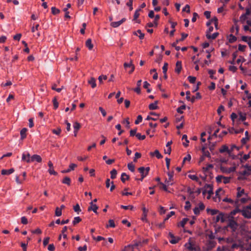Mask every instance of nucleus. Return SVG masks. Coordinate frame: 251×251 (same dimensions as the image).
Instances as JSON below:
<instances>
[{
    "instance_id": "f257e3e1",
    "label": "nucleus",
    "mask_w": 251,
    "mask_h": 251,
    "mask_svg": "<svg viewBox=\"0 0 251 251\" xmlns=\"http://www.w3.org/2000/svg\"><path fill=\"white\" fill-rule=\"evenodd\" d=\"M250 200V198L244 189L239 187L237 188L236 199L235 201V205L239 206L241 204L247 202Z\"/></svg>"
},
{
    "instance_id": "f03ea898",
    "label": "nucleus",
    "mask_w": 251,
    "mask_h": 251,
    "mask_svg": "<svg viewBox=\"0 0 251 251\" xmlns=\"http://www.w3.org/2000/svg\"><path fill=\"white\" fill-rule=\"evenodd\" d=\"M218 19L215 17H214L213 18L209 19L206 24V26L208 27V29L206 32V34L211 33V32L213 30V27L212 26H211V25H215V28L218 29Z\"/></svg>"
},
{
    "instance_id": "7ed1b4c3",
    "label": "nucleus",
    "mask_w": 251,
    "mask_h": 251,
    "mask_svg": "<svg viewBox=\"0 0 251 251\" xmlns=\"http://www.w3.org/2000/svg\"><path fill=\"white\" fill-rule=\"evenodd\" d=\"M185 247L189 251H200V248L197 246L195 241L191 238H190L188 241L184 245Z\"/></svg>"
},
{
    "instance_id": "20e7f679",
    "label": "nucleus",
    "mask_w": 251,
    "mask_h": 251,
    "mask_svg": "<svg viewBox=\"0 0 251 251\" xmlns=\"http://www.w3.org/2000/svg\"><path fill=\"white\" fill-rule=\"evenodd\" d=\"M239 22L243 25L245 31H251L250 28L251 26V21L248 19V17H240Z\"/></svg>"
},
{
    "instance_id": "39448f33",
    "label": "nucleus",
    "mask_w": 251,
    "mask_h": 251,
    "mask_svg": "<svg viewBox=\"0 0 251 251\" xmlns=\"http://www.w3.org/2000/svg\"><path fill=\"white\" fill-rule=\"evenodd\" d=\"M206 196L207 199H210L211 196L213 194V189L212 185L211 184H206L203 187L202 195L204 196Z\"/></svg>"
},
{
    "instance_id": "423d86ee",
    "label": "nucleus",
    "mask_w": 251,
    "mask_h": 251,
    "mask_svg": "<svg viewBox=\"0 0 251 251\" xmlns=\"http://www.w3.org/2000/svg\"><path fill=\"white\" fill-rule=\"evenodd\" d=\"M241 213L245 218L251 219V203L244 207L241 210Z\"/></svg>"
},
{
    "instance_id": "0eeeda50",
    "label": "nucleus",
    "mask_w": 251,
    "mask_h": 251,
    "mask_svg": "<svg viewBox=\"0 0 251 251\" xmlns=\"http://www.w3.org/2000/svg\"><path fill=\"white\" fill-rule=\"evenodd\" d=\"M126 20V19L124 18H122L120 20H118L116 22H113V18L112 17H110L109 21L111 22L110 25L113 27L116 28L119 27L121 25H122L124 22H125Z\"/></svg>"
},
{
    "instance_id": "6e6552de",
    "label": "nucleus",
    "mask_w": 251,
    "mask_h": 251,
    "mask_svg": "<svg viewBox=\"0 0 251 251\" xmlns=\"http://www.w3.org/2000/svg\"><path fill=\"white\" fill-rule=\"evenodd\" d=\"M236 170L235 166H232L230 167H227L224 165H221L220 167V170L223 173L226 174H229L234 172Z\"/></svg>"
},
{
    "instance_id": "1a4fd4ad",
    "label": "nucleus",
    "mask_w": 251,
    "mask_h": 251,
    "mask_svg": "<svg viewBox=\"0 0 251 251\" xmlns=\"http://www.w3.org/2000/svg\"><path fill=\"white\" fill-rule=\"evenodd\" d=\"M150 168L148 167L145 168L144 167H141L138 169L139 172L141 174L142 177H145L149 174Z\"/></svg>"
},
{
    "instance_id": "9d476101",
    "label": "nucleus",
    "mask_w": 251,
    "mask_h": 251,
    "mask_svg": "<svg viewBox=\"0 0 251 251\" xmlns=\"http://www.w3.org/2000/svg\"><path fill=\"white\" fill-rule=\"evenodd\" d=\"M187 36H188V34H186V33H181V38L180 39H179L176 40V41L175 42L173 43L172 44V46L175 47V49L176 50H179L180 48L179 47L176 46L177 44H178V41H183Z\"/></svg>"
},
{
    "instance_id": "9b49d317",
    "label": "nucleus",
    "mask_w": 251,
    "mask_h": 251,
    "mask_svg": "<svg viewBox=\"0 0 251 251\" xmlns=\"http://www.w3.org/2000/svg\"><path fill=\"white\" fill-rule=\"evenodd\" d=\"M205 208V206L204 204L202 202H200L199 203L198 206H196L194 209V213L196 215H198L200 214V211L201 210H203Z\"/></svg>"
},
{
    "instance_id": "f8f14e48",
    "label": "nucleus",
    "mask_w": 251,
    "mask_h": 251,
    "mask_svg": "<svg viewBox=\"0 0 251 251\" xmlns=\"http://www.w3.org/2000/svg\"><path fill=\"white\" fill-rule=\"evenodd\" d=\"M30 160H27V163H31L34 161H36L37 162H41L42 161V158L41 157L37 154H34L32 156H31Z\"/></svg>"
},
{
    "instance_id": "ddd939ff",
    "label": "nucleus",
    "mask_w": 251,
    "mask_h": 251,
    "mask_svg": "<svg viewBox=\"0 0 251 251\" xmlns=\"http://www.w3.org/2000/svg\"><path fill=\"white\" fill-rule=\"evenodd\" d=\"M227 226L234 231L238 227V224L235 221L233 220H229Z\"/></svg>"
},
{
    "instance_id": "4468645a",
    "label": "nucleus",
    "mask_w": 251,
    "mask_h": 251,
    "mask_svg": "<svg viewBox=\"0 0 251 251\" xmlns=\"http://www.w3.org/2000/svg\"><path fill=\"white\" fill-rule=\"evenodd\" d=\"M48 166L49 167L48 172L50 175H56L57 174V172L54 170L53 164L50 161L48 162Z\"/></svg>"
},
{
    "instance_id": "2eb2a0df",
    "label": "nucleus",
    "mask_w": 251,
    "mask_h": 251,
    "mask_svg": "<svg viewBox=\"0 0 251 251\" xmlns=\"http://www.w3.org/2000/svg\"><path fill=\"white\" fill-rule=\"evenodd\" d=\"M90 206L88 207V210L89 211H93L94 213L97 214V210L98 209V206L96 205L93 203V201H91L90 203Z\"/></svg>"
},
{
    "instance_id": "dca6fc26",
    "label": "nucleus",
    "mask_w": 251,
    "mask_h": 251,
    "mask_svg": "<svg viewBox=\"0 0 251 251\" xmlns=\"http://www.w3.org/2000/svg\"><path fill=\"white\" fill-rule=\"evenodd\" d=\"M124 66L125 68H127V67H130L131 69L130 71L129 72V74H131L135 69V67L134 65L132 64V61H130V63H125L124 64Z\"/></svg>"
},
{
    "instance_id": "f3484780",
    "label": "nucleus",
    "mask_w": 251,
    "mask_h": 251,
    "mask_svg": "<svg viewBox=\"0 0 251 251\" xmlns=\"http://www.w3.org/2000/svg\"><path fill=\"white\" fill-rule=\"evenodd\" d=\"M233 21L234 22V25L231 28V32L233 33L234 31V29H235V30H236V34H237L238 33L239 30V26L237 24V23H238V21L236 20V19H234Z\"/></svg>"
},
{
    "instance_id": "a211bd4d",
    "label": "nucleus",
    "mask_w": 251,
    "mask_h": 251,
    "mask_svg": "<svg viewBox=\"0 0 251 251\" xmlns=\"http://www.w3.org/2000/svg\"><path fill=\"white\" fill-rule=\"evenodd\" d=\"M168 175L169 176L168 179H166L165 180V183L167 184L168 186L172 185L173 184L172 179L173 177V173H168Z\"/></svg>"
},
{
    "instance_id": "6ab92c4d",
    "label": "nucleus",
    "mask_w": 251,
    "mask_h": 251,
    "mask_svg": "<svg viewBox=\"0 0 251 251\" xmlns=\"http://www.w3.org/2000/svg\"><path fill=\"white\" fill-rule=\"evenodd\" d=\"M31 156L28 152H25L22 154V160L27 163L28 160H30Z\"/></svg>"
},
{
    "instance_id": "aec40b11",
    "label": "nucleus",
    "mask_w": 251,
    "mask_h": 251,
    "mask_svg": "<svg viewBox=\"0 0 251 251\" xmlns=\"http://www.w3.org/2000/svg\"><path fill=\"white\" fill-rule=\"evenodd\" d=\"M169 23L171 24V27L172 28V30L170 32V36H174V32H175V30H176L175 28L176 25H177V23L175 22H172L171 21H169Z\"/></svg>"
},
{
    "instance_id": "412c9836",
    "label": "nucleus",
    "mask_w": 251,
    "mask_h": 251,
    "mask_svg": "<svg viewBox=\"0 0 251 251\" xmlns=\"http://www.w3.org/2000/svg\"><path fill=\"white\" fill-rule=\"evenodd\" d=\"M182 69L181 61H177L176 64L175 72L179 74Z\"/></svg>"
},
{
    "instance_id": "4be33fe9",
    "label": "nucleus",
    "mask_w": 251,
    "mask_h": 251,
    "mask_svg": "<svg viewBox=\"0 0 251 251\" xmlns=\"http://www.w3.org/2000/svg\"><path fill=\"white\" fill-rule=\"evenodd\" d=\"M73 127L74 128V136H76L77 132L80 127V125L78 122H75L73 125Z\"/></svg>"
},
{
    "instance_id": "5701e85b",
    "label": "nucleus",
    "mask_w": 251,
    "mask_h": 251,
    "mask_svg": "<svg viewBox=\"0 0 251 251\" xmlns=\"http://www.w3.org/2000/svg\"><path fill=\"white\" fill-rule=\"evenodd\" d=\"M150 154L151 156H156L158 159H160L163 157V156L159 152V151L156 150L154 152H150Z\"/></svg>"
},
{
    "instance_id": "b1692460",
    "label": "nucleus",
    "mask_w": 251,
    "mask_h": 251,
    "mask_svg": "<svg viewBox=\"0 0 251 251\" xmlns=\"http://www.w3.org/2000/svg\"><path fill=\"white\" fill-rule=\"evenodd\" d=\"M76 167V165L74 163H71L70 164L69 168L67 170H63L61 171L62 173H67L70 172V171L74 170V169Z\"/></svg>"
},
{
    "instance_id": "393cba45",
    "label": "nucleus",
    "mask_w": 251,
    "mask_h": 251,
    "mask_svg": "<svg viewBox=\"0 0 251 251\" xmlns=\"http://www.w3.org/2000/svg\"><path fill=\"white\" fill-rule=\"evenodd\" d=\"M143 210V216L141 218V220L143 221L147 222V216L148 210L145 207L142 208Z\"/></svg>"
},
{
    "instance_id": "a878e982",
    "label": "nucleus",
    "mask_w": 251,
    "mask_h": 251,
    "mask_svg": "<svg viewBox=\"0 0 251 251\" xmlns=\"http://www.w3.org/2000/svg\"><path fill=\"white\" fill-rule=\"evenodd\" d=\"M133 34L138 36L139 39L142 40L143 39L145 36V34L142 32L140 29L137 30L136 31L133 32Z\"/></svg>"
},
{
    "instance_id": "bb28decb",
    "label": "nucleus",
    "mask_w": 251,
    "mask_h": 251,
    "mask_svg": "<svg viewBox=\"0 0 251 251\" xmlns=\"http://www.w3.org/2000/svg\"><path fill=\"white\" fill-rule=\"evenodd\" d=\"M14 172V169L13 168H11L9 170L3 169L1 170V173L2 175H9L12 174Z\"/></svg>"
},
{
    "instance_id": "cd10ccee",
    "label": "nucleus",
    "mask_w": 251,
    "mask_h": 251,
    "mask_svg": "<svg viewBox=\"0 0 251 251\" xmlns=\"http://www.w3.org/2000/svg\"><path fill=\"white\" fill-rule=\"evenodd\" d=\"M218 35H219L218 32H215V33H213L212 34H211V33L208 34H206V37L208 39L214 40L217 37Z\"/></svg>"
},
{
    "instance_id": "c85d7f7f",
    "label": "nucleus",
    "mask_w": 251,
    "mask_h": 251,
    "mask_svg": "<svg viewBox=\"0 0 251 251\" xmlns=\"http://www.w3.org/2000/svg\"><path fill=\"white\" fill-rule=\"evenodd\" d=\"M225 218H224V215L222 213H220L219 215H218L216 217V222H218L219 221H221L222 223H223L225 222Z\"/></svg>"
},
{
    "instance_id": "c756f323",
    "label": "nucleus",
    "mask_w": 251,
    "mask_h": 251,
    "mask_svg": "<svg viewBox=\"0 0 251 251\" xmlns=\"http://www.w3.org/2000/svg\"><path fill=\"white\" fill-rule=\"evenodd\" d=\"M142 80H139L137 82V87L134 89V91L137 94L141 93L140 86L141 85Z\"/></svg>"
},
{
    "instance_id": "7c9ffc66",
    "label": "nucleus",
    "mask_w": 251,
    "mask_h": 251,
    "mask_svg": "<svg viewBox=\"0 0 251 251\" xmlns=\"http://www.w3.org/2000/svg\"><path fill=\"white\" fill-rule=\"evenodd\" d=\"M155 17V18L153 22H149L147 24V25L149 27H153L154 26H157V21L159 19L160 17Z\"/></svg>"
},
{
    "instance_id": "2f4dec72",
    "label": "nucleus",
    "mask_w": 251,
    "mask_h": 251,
    "mask_svg": "<svg viewBox=\"0 0 251 251\" xmlns=\"http://www.w3.org/2000/svg\"><path fill=\"white\" fill-rule=\"evenodd\" d=\"M157 103H158V101H155L154 102L150 104L149 105V108L150 110H155V109H157L158 108Z\"/></svg>"
},
{
    "instance_id": "473e14b6",
    "label": "nucleus",
    "mask_w": 251,
    "mask_h": 251,
    "mask_svg": "<svg viewBox=\"0 0 251 251\" xmlns=\"http://www.w3.org/2000/svg\"><path fill=\"white\" fill-rule=\"evenodd\" d=\"M150 114L151 115H154V116H156V118H153V117H150V116H147V118H146V120H153V121H156L158 119V116H159V115L154 113V112H151L150 113Z\"/></svg>"
},
{
    "instance_id": "72a5a7b5",
    "label": "nucleus",
    "mask_w": 251,
    "mask_h": 251,
    "mask_svg": "<svg viewBox=\"0 0 251 251\" xmlns=\"http://www.w3.org/2000/svg\"><path fill=\"white\" fill-rule=\"evenodd\" d=\"M220 153H223L224 152H227L229 154V148L226 145H223L219 150Z\"/></svg>"
},
{
    "instance_id": "f704fd0d",
    "label": "nucleus",
    "mask_w": 251,
    "mask_h": 251,
    "mask_svg": "<svg viewBox=\"0 0 251 251\" xmlns=\"http://www.w3.org/2000/svg\"><path fill=\"white\" fill-rule=\"evenodd\" d=\"M86 46L88 48L89 50H91L93 48V45L92 43V40L91 39H88L86 41Z\"/></svg>"
},
{
    "instance_id": "c9c22d12",
    "label": "nucleus",
    "mask_w": 251,
    "mask_h": 251,
    "mask_svg": "<svg viewBox=\"0 0 251 251\" xmlns=\"http://www.w3.org/2000/svg\"><path fill=\"white\" fill-rule=\"evenodd\" d=\"M224 6H225L223 5V6H222L218 9L217 12L219 14H221L224 15L227 14L226 13L227 10L226 9H225Z\"/></svg>"
},
{
    "instance_id": "e433bc0d",
    "label": "nucleus",
    "mask_w": 251,
    "mask_h": 251,
    "mask_svg": "<svg viewBox=\"0 0 251 251\" xmlns=\"http://www.w3.org/2000/svg\"><path fill=\"white\" fill-rule=\"evenodd\" d=\"M228 247L230 248L232 250H234L235 249L240 248L241 246L239 243H232L229 245Z\"/></svg>"
},
{
    "instance_id": "4c0bfd02",
    "label": "nucleus",
    "mask_w": 251,
    "mask_h": 251,
    "mask_svg": "<svg viewBox=\"0 0 251 251\" xmlns=\"http://www.w3.org/2000/svg\"><path fill=\"white\" fill-rule=\"evenodd\" d=\"M228 40L229 43H233L236 41L237 38L233 34H231L228 36Z\"/></svg>"
},
{
    "instance_id": "58836bf2",
    "label": "nucleus",
    "mask_w": 251,
    "mask_h": 251,
    "mask_svg": "<svg viewBox=\"0 0 251 251\" xmlns=\"http://www.w3.org/2000/svg\"><path fill=\"white\" fill-rule=\"evenodd\" d=\"M129 176L126 175L125 173H123L121 175V180L123 182H125L126 180H128L129 179Z\"/></svg>"
},
{
    "instance_id": "ea45409f",
    "label": "nucleus",
    "mask_w": 251,
    "mask_h": 251,
    "mask_svg": "<svg viewBox=\"0 0 251 251\" xmlns=\"http://www.w3.org/2000/svg\"><path fill=\"white\" fill-rule=\"evenodd\" d=\"M88 83L91 85L92 88H94L96 86V80L94 78L92 77L88 81Z\"/></svg>"
},
{
    "instance_id": "a19ab883",
    "label": "nucleus",
    "mask_w": 251,
    "mask_h": 251,
    "mask_svg": "<svg viewBox=\"0 0 251 251\" xmlns=\"http://www.w3.org/2000/svg\"><path fill=\"white\" fill-rule=\"evenodd\" d=\"M180 240V238L178 237H175L174 236V238H172L170 240V242L173 244H175L178 242Z\"/></svg>"
},
{
    "instance_id": "79ce46f5",
    "label": "nucleus",
    "mask_w": 251,
    "mask_h": 251,
    "mask_svg": "<svg viewBox=\"0 0 251 251\" xmlns=\"http://www.w3.org/2000/svg\"><path fill=\"white\" fill-rule=\"evenodd\" d=\"M51 14L52 15L59 14L60 13V12L59 9L56 8L55 7H52L51 8Z\"/></svg>"
},
{
    "instance_id": "37998d69",
    "label": "nucleus",
    "mask_w": 251,
    "mask_h": 251,
    "mask_svg": "<svg viewBox=\"0 0 251 251\" xmlns=\"http://www.w3.org/2000/svg\"><path fill=\"white\" fill-rule=\"evenodd\" d=\"M62 182L64 184H67L68 185H70L71 184V179L68 177L66 176L63 180Z\"/></svg>"
},
{
    "instance_id": "c03bdc74",
    "label": "nucleus",
    "mask_w": 251,
    "mask_h": 251,
    "mask_svg": "<svg viewBox=\"0 0 251 251\" xmlns=\"http://www.w3.org/2000/svg\"><path fill=\"white\" fill-rule=\"evenodd\" d=\"M27 131V129L25 128H23L20 132L21 139H23L26 137V132Z\"/></svg>"
},
{
    "instance_id": "a18cd8bd",
    "label": "nucleus",
    "mask_w": 251,
    "mask_h": 251,
    "mask_svg": "<svg viewBox=\"0 0 251 251\" xmlns=\"http://www.w3.org/2000/svg\"><path fill=\"white\" fill-rule=\"evenodd\" d=\"M182 140H184L185 142L183 143V145L185 147H187L188 146V143L189 142V140L187 139V136L186 135H183L182 137Z\"/></svg>"
},
{
    "instance_id": "49530a36",
    "label": "nucleus",
    "mask_w": 251,
    "mask_h": 251,
    "mask_svg": "<svg viewBox=\"0 0 251 251\" xmlns=\"http://www.w3.org/2000/svg\"><path fill=\"white\" fill-rule=\"evenodd\" d=\"M221 192H223V189L222 188H219L217 191H216V195L215 197L214 198V201H217V198H218L219 200H220L219 198V193Z\"/></svg>"
},
{
    "instance_id": "de8ad7c7",
    "label": "nucleus",
    "mask_w": 251,
    "mask_h": 251,
    "mask_svg": "<svg viewBox=\"0 0 251 251\" xmlns=\"http://www.w3.org/2000/svg\"><path fill=\"white\" fill-rule=\"evenodd\" d=\"M245 136H246V138H243L241 140V142L243 144H246L247 141L248 140H249V136H248V132L247 131H246L245 132Z\"/></svg>"
},
{
    "instance_id": "09e8293b",
    "label": "nucleus",
    "mask_w": 251,
    "mask_h": 251,
    "mask_svg": "<svg viewBox=\"0 0 251 251\" xmlns=\"http://www.w3.org/2000/svg\"><path fill=\"white\" fill-rule=\"evenodd\" d=\"M117 172L115 169H113L110 171L111 178L114 179L116 177Z\"/></svg>"
},
{
    "instance_id": "8fccbe9b",
    "label": "nucleus",
    "mask_w": 251,
    "mask_h": 251,
    "mask_svg": "<svg viewBox=\"0 0 251 251\" xmlns=\"http://www.w3.org/2000/svg\"><path fill=\"white\" fill-rule=\"evenodd\" d=\"M61 215H62L61 209H60L59 207H57L55 209V215L57 217H59V216H61Z\"/></svg>"
},
{
    "instance_id": "3c124183",
    "label": "nucleus",
    "mask_w": 251,
    "mask_h": 251,
    "mask_svg": "<svg viewBox=\"0 0 251 251\" xmlns=\"http://www.w3.org/2000/svg\"><path fill=\"white\" fill-rule=\"evenodd\" d=\"M150 86V84L149 83H148L147 81H144V85L143 87L144 88L147 89V92L150 93L151 92V89L149 88V87Z\"/></svg>"
},
{
    "instance_id": "603ef678",
    "label": "nucleus",
    "mask_w": 251,
    "mask_h": 251,
    "mask_svg": "<svg viewBox=\"0 0 251 251\" xmlns=\"http://www.w3.org/2000/svg\"><path fill=\"white\" fill-rule=\"evenodd\" d=\"M127 168L131 172H133L135 171V166L132 163H129L127 164Z\"/></svg>"
},
{
    "instance_id": "864d4df0",
    "label": "nucleus",
    "mask_w": 251,
    "mask_h": 251,
    "mask_svg": "<svg viewBox=\"0 0 251 251\" xmlns=\"http://www.w3.org/2000/svg\"><path fill=\"white\" fill-rule=\"evenodd\" d=\"M121 207L122 208H123L124 209H126V210H127V209H130V210H133L134 209V207L131 205H121Z\"/></svg>"
},
{
    "instance_id": "5fc2aeb1",
    "label": "nucleus",
    "mask_w": 251,
    "mask_h": 251,
    "mask_svg": "<svg viewBox=\"0 0 251 251\" xmlns=\"http://www.w3.org/2000/svg\"><path fill=\"white\" fill-rule=\"evenodd\" d=\"M250 14H251V6L250 7H247L246 8V13L242 14L241 16H249Z\"/></svg>"
},
{
    "instance_id": "6e6d98bb",
    "label": "nucleus",
    "mask_w": 251,
    "mask_h": 251,
    "mask_svg": "<svg viewBox=\"0 0 251 251\" xmlns=\"http://www.w3.org/2000/svg\"><path fill=\"white\" fill-rule=\"evenodd\" d=\"M188 221V219L187 218H183L182 220L180 222L178 226L184 227L185 225L186 224L187 221Z\"/></svg>"
},
{
    "instance_id": "4d7b16f0",
    "label": "nucleus",
    "mask_w": 251,
    "mask_h": 251,
    "mask_svg": "<svg viewBox=\"0 0 251 251\" xmlns=\"http://www.w3.org/2000/svg\"><path fill=\"white\" fill-rule=\"evenodd\" d=\"M74 211L76 212L77 214H79L81 211V209L80 208L79 205L78 204H76L74 206Z\"/></svg>"
},
{
    "instance_id": "13d9d810",
    "label": "nucleus",
    "mask_w": 251,
    "mask_h": 251,
    "mask_svg": "<svg viewBox=\"0 0 251 251\" xmlns=\"http://www.w3.org/2000/svg\"><path fill=\"white\" fill-rule=\"evenodd\" d=\"M81 221V219L79 217H75L74 219V220L73 221V224L74 225H75L76 224L79 223Z\"/></svg>"
},
{
    "instance_id": "bf43d9fd",
    "label": "nucleus",
    "mask_w": 251,
    "mask_h": 251,
    "mask_svg": "<svg viewBox=\"0 0 251 251\" xmlns=\"http://www.w3.org/2000/svg\"><path fill=\"white\" fill-rule=\"evenodd\" d=\"M188 177L193 180H195L196 181H198L199 180V178L195 175H189Z\"/></svg>"
},
{
    "instance_id": "052dcab7",
    "label": "nucleus",
    "mask_w": 251,
    "mask_h": 251,
    "mask_svg": "<svg viewBox=\"0 0 251 251\" xmlns=\"http://www.w3.org/2000/svg\"><path fill=\"white\" fill-rule=\"evenodd\" d=\"M191 207V203L189 201H186L185 202V205L184 206V209L185 210H189Z\"/></svg>"
},
{
    "instance_id": "680f3d73",
    "label": "nucleus",
    "mask_w": 251,
    "mask_h": 251,
    "mask_svg": "<svg viewBox=\"0 0 251 251\" xmlns=\"http://www.w3.org/2000/svg\"><path fill=\"white\" fill-rule=\"evenodd\" d=\"M133 0H128V1L126 3V5L129 7V11H131L133 9L132 7Z\"/></svg>"
},
{
    "instance_id": "e2e57ef3",
    "label": "nucleus",
    "mask_w": 251,
    "mask_h": 251,
    "mask_svg": "<svg viewBox=\"0 0 251 251\" xmlns=\"http://www.w3.org/2000/svg\"><path fill=\"white\" fill-rule=\"evenodd\" d=\"M136 137L139 140H143L145 139L146 136L144 135H141L140 133H138L136 134Z\"/></svg>"
},
{
    "instance_id": "0e129e2a",
    "label": "nucleus",
    "mask_w": 251,
    "mask_h": 251,
    "mask_svg": "<svg viewBox=\"0 0 251 251\" xmlns=\"http://www.w3.org/2000/svg\"><path fill=\"white\" fill-rule=\"evenodd\" d=\"M185 105H181L177 109V112L179 113L182 114L183 113V110L185 109Z\"/></svg>"
},
{
    "instance_id": "69168bd1",
    "label": "nucleus",
    "mask_w": 251,
    "mask_h": 251,
    "mask_svg": "<svg viewBox=\"0 0 251 251\" xmlns=\"http://www.w3.org/2000/svg\"><path fill=\"white\" fill-rule=\"evenodd\" d=\"M182 11L186 12L187 14H189L190 12L189 5L188 4L186 5V6L182 9Z\"/></svg>"
},
{
    "instance_id": "338daca9",
    "label": "nucleus",
    "mask_w": 251,
    "mask_h": 251,
    "mask_svg": "<svg viewBox=\"0 0 251 251\" xmlns=\"http://www.w3.org/2000/svg\"><path fill=\"white\" fill-rule=\"evenodd\" d=\"M188 79L189 82L191 83H194L196 80V77L192 76H189L188 77Z\"/></svg>"
},
{
    "instance_id": "774afa93",
    "label": "nucleus",
    "mask_w": 251,
    "mask_h": 251,
    "mask_svg": "<svg viewBox=\"0 0 251 251\" xmlns=\"http://www.w3.org/2000/svg\"><path fill=\"white\" fill-rule=\"evenodd\" d=\"M250 172H251V166L248 167L247 170L244 171L243 175L248 176L250 174Z\"/></svg>"
}]
</instances>
